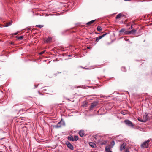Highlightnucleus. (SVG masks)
Returning a JSON list of instances; mask_svg holds the SVG:
<instances>
[{
  "instance_id": "obj_1",
  "label": "nucleus",
  "mask_w": 152,
  "mask_h": 152,
  "mask_svg": "<svg viewBox=\"0 0 152 152\" xmlns=\"http://www.w3.org/2000/svg\"><path fill=\"white\" fill-rule=\"evenodd\" d=\"M150 140H147L144 142L141 145V148H148L150 144Z\"/></svg>"
},
{
  "instance_id": "obj_2",
  "label": "nucleus",
  "mask_w": 152,
  "mask_h": 152,
  "mask_svg": "<svg viewBox=\"0 0 152 152\" xmlns=\"http://www.w3.org/2000/svg\"><path fill=\"white\" fill-rule=\"evenodd\" d=\"M65 125V123L64 121L61 119V121L58 123L55 126V127L58 128L61 127L62 126H64Z\"/></svg>"
},
{
  "instance_id": "obj_3",
  "label": "nucleus",
  "mask_w": 152,
  "mask_h": 152,
  "mask_svg": "<svg viewBox=\"0 0 152 152\" xmlns=\"http://www.w3.org/2000/svg\"><path fill=\"white\" fill-rule=\"evenodd\" d=\"M125 124L129 126L133 127V125L132 123L129 120H126L124 121Z\"/></svg>"
},
{
  "instance_id": "obj_4",
  "label": "nucleus",
  "mask_w": 152,
  "mask_h": 152,
  "mask_svg": "<svg viewBox=\"0 0 152 152\" xmlns=\"http://www.w3.org/2000/svg\"><path fill=\"white\" fill-rule=\"evenodd\" d=\"M67 139L69 141H73L76 140V135H74V137L72 135H69L67 137Z\"/></svg>"
},
{
  "instance_id": "obj_5",
  "label": "nucleus",
  "mask_w": 152,
  "mask_h": 152,
  "mask_svg": "<svg viewBox=\"0 0 152 152\" xmlns=\"http://www.w3.org/2000/svg\"><path fill=\"white\" fill-rule=\"evenodd\" d=\"M98 103L97 101H95L92 103L90 107V109L92 110L93 108L97 105Z\"/></svg>"
},
{
  "instance_id": "obj_6",
  "label": "nucleus",
  "mask_w": 152,
  "mask_h": 152,
  "mask_svg": "<svg viewBox=\"0 0 152 152\" xmlns=\"http://www.w3.org/2000/svg\"><path fill=\"white\" fill-rule=\"evenodd\" d=\"M67 147L71 150L73 149V145L68 141H67L65 143Z\"/></svg>"
},
{
  "instance_id": "obj_7",
  "label": "nucleus",
  "mask_w": 152,
  "mask_h": 152,
  "mask_svg": "<svg viewBox=\"0 0 152 152\" xmlns=\"http://www.w3.org/2000/svg\"><path fill=\"white\" fill-rule=\"evenodd\" d=\"M149 118V116L147 113H145L144 116L143 117V119L144 120V122L147 121Z\"/></svg>"
},
{
  "instance_id": "obj_8",
  "label": "nucleus",
  "mask_w": 152,
  "mask_h": 152,
  "mask_svg": "<svg viewBox=\"0 0 152 152\" xmlns=\"http://www.w3.org/2000/svg\"><path fill=\"white\" fill-rule=\"evenodd\" d=\"M94 137L95 139V140L98 141V142L100 141L99 139L101 138V137L99 135H94Z\"/></svg>"
},
{
  "instance_id": "obj_9",
  "label": "nucleus",
  "mask_w": 152,
  "mask_h": 152,
  "mask_svg": "<svg viewBox=\"0 0 152 152\" xmlns=\"http://www.w3.org/2000/svg\"><path fill=\"white\" fill-rule=\"evenodd\" d=\"M136 31V30L134 29H133L130 31H127L125 32L126 34H134L135 33Z\"/></svg>"
},
{
  "instance_id": "obj_10",
  "label": "nucleus",
  "mask_w": 152,
  "mask_h": 152,
  "mask_svg": "<svg viewBox=\"0 0 152 152\" xmlns=\"http://www.w3.org/2000/svg\"><path fill=\"white\" fill-rule=\"evenodd\" d=\"M107 140H104L102 141H100L99 142H99L100 144L101 145H105L107 143Z\"/></svg>"
},
{
  "instance_id": "obj_11",
  "label": "nucleus",
  "mask_w": 152,
  "mask_h": 152,
  "mask_svg": "<svg viewBox=\"0 0 152 152\" xmlns=\"http://www.w3.org/2000/svg\"><path fill=\"white\" fill-rule=\"evenodd\" d=\"M125 143H124L122 144L120 146V150L121 151L125 149Z\"/></svg>"
},
{
  "instance_id": "obj_12",
  "label": "nucleus",
  "mask_w": 152,
  "mask_h": 152,
  "mask_svg": "<svg viewBox=\"0 0 152 152\" xmlns=\"http://www.w3.org/2000/svg\"><path fill=\"white\" fill-rule=\"evenodd\" d=\"M52 38L51 37H48L46 39L45 42L47 43L50 42L52 41Z\"/></svg>"
},
{
  "instance_id": "obj_13",
  "label": "nucleus",
  "mask_w": 152,
  "mask_h": 152,
  "mask_svg": "<svg viewBox=\"0 0 152 152\" xmlns=\"http://www.w3.org/2000/svg\"><path fill=\"white\" fill-rule=\"evenodd\" d=\"M78 133L79 135L81 137H83L84 136V131L83 130H80L79 132Z\"/></svg>"
},
{
  "instance_id": "obj_14",
  "label": "nucleus",
  "mask_w": 152,
  "mask_h": 152,
  "mask_svg": "<svg viewBox=\"0 0 152 152\" xmlns=\"http://www.w3.org/2000/svg\"><path fill=\"white\" fill-rule=\"evenodd\" d=\"M89 145L91 147L94 148H95L96 147V144L94 142H90L89 143Z\"/></svg>"
},
{
  "instance_id": "obj_15",
  "label": "nucleus",
  "mask_w": 152,
  "mask_h": 152,
  "mask_svg": "<svg viewBox=\"0 0 152 152\" xmlns=\"http://www.w3.org/2000/svg\"><path fill=\"white\" fill-rule=\"evenodd\" d=\"M96 20H91V21H90L86 23V25H87L89 26L91 24H92Z\"/></svg>"
},
{
  "instance_id": "obj_16",
  "label": "nucleus",
  "mask_w": 152,
  "mask_h": 152,
  "mask_svg": "<svg viewBox=\"0 0 152 152\" xmlns=\"http://www.w3.org/2000/svg\"><path fill=\"white\" fill-rule=\"evenodd\" d=\"M105 151L106 152H112L111 151L110 148L108 147L105 148Z\"/></svg>"
},
{
  "instance_id": "obj_17",
  "label": "nucleus",
  "mask_w": 152,
  "mask_h": 152,
  "mask_svg": "<svg viewBox=\"0 0 152 152\" xmlns=\"http://www.w3.org/2000/svg\"><path fill=\"white\" fill-rule=\"evenodd\" d=\"M97 30L98 31L101 32L102 31V28L100 26H99L97 28Z\"/></svg>"
},
{
  "instance_id": "obj_18",
  "label": "nucleus",
  "mask_w": 152,
  "mask_h": 152,
  "mask_svg": "<svg viewBox=\"0 0 152 152\" xmlns=\"http://www.w3.org/2000/svg\"><path fill=\"white\" fill-rule=\"evenodd\" d=\"M122 16V15H121V13H119L116 16V18L119 19Z\"/></svg>"
},
{
  "instance_id": "obj_19",
  "label": "nucleus",
  "mask_w": 152,
  "mask_h": 152,
  "mask_svg": "<svg viewBox=\"0 0 152 152\" xmlns=\"http://www.w3.org/2000/svg\"><path fill=\"white\" fill-rule=\"evenodd\" d=\"M102 38V36H99L98 37L96 38V41L97 42L99 41V40L101 39V38Z\"/></svg>"
},
{
  "instance_id": "obj_20",
  "label": "nucleus",
  "mask_w": 152,
  "mask_h": 152,
  "mask_svg": "<svg viewBox=\"0 0 152 152\" xmlns=\"http://www.w3.org/2000/svg\"><path fill=\"white\" fill-rule=\"evenodd\" d=\"M125 31V30L124 28H122L119 31V32L121 33L124 32Z\"/></svg>"
},
{
  "instance_id": "obj_21",
  "label": "nucleus",
  "mask_w": 152,
  "mask_h": 152,
  "mask_svg": "<svg viewBox=\"0 0 152 152\" xmlns=\"http://www.w3.org/2000/svg\"><path fill=\"white\" fill-rule=\"evenodd\" d=\"M12 24V23L10 22H9L8 23H7L5 26V27H8L9 26Z\"/></svg>"
},
{
  "instance_id": "obj_22",
  "label": "nucleus",
  "mask_w": 152,
  "mask_h": 152,
  "mask_svg": "<svg viewBox=\"0 0 152 152\" xmlns=\"http://www.w3.org/2000/svg\"><path fill=\"white\" fill-rule=\"evenodd\" d=\"M138 120L140 122H144V120L143 118L142 119L141 118H138Z\"/></svg>"
},
{
  "instance_id": "obj_23",
  "label": "nucleus",
  "mask_w": 152,
  "mask_h": 152,
  "mask_svg": "<svg viewBox=\"0 0 152 152\" xmlns=\"http://www.w3.org/2000/svg\"><path fill=\"white\" fill-rule=\"evenodd\" d=\"M36 26L37 27H38L39 28H41L43 26V25H36Z\"/></svg>"
},
{
  "instance_id": "obj_24",
  "label": "nucleus",
  "mask_w": 152,
  "mask_h": 152,
  "mask_svg": "<svg viewBox=\"0 0 152 152\" xmlns=\"http://www.w3.org/2000/svg\"><path fill=\"white\" fill-rule=\"evenodd\" d=\"M121 69L122 71H123L124 72H126V69L124 67H122L121 68Z\"/></svg>"
},
{
  "instance_id": "obj_25",
  "label": "nucleus",
  "mask_w": 152,
  "mask_h": 152,
  "mask_svg": "<svg viewBox=\"0 0 152 152\" xmlns=\"http://www.w3.org/2000/svg\"><path fill=\"white\" fill-rule=\"evenodd\" d=\"M23 36H20L18 37V39H19V40H21V39H23Z\"/></svg>"
},
{
  "instance_id": "obj_26",
  "label": "nucleus",
  "mask_w": 152,
  "mask_h": 152,
  "mask_svg": "<svg viewBox=\"0 0 152 152\" xmlns=\"http://www.w3.org/2000/svg\"><path fill=\"white\" fill-rule=\"evenodd\" d=\"M115 144V142L114 141H112L111 142V145L113 146Z\"/></svg>"
},
{
  "instance_id": "obj_27",
  "label": "nucleus",
  "mask_w": 152,
  "mask_h": 152,
  "mask_svg": "<svg viewBox=\"0 0 152 152\" xmlns=\"http://www.w3.org/2000/svg\"><path fill=\"white\" fill-rule=\"evenodd\" d=\"M107 33H105V34H103L102 35H101L102 36V38L104 37V36H105L107 34Z\"/></svg>"
},
{
  "instance_id": "obj_28",
  "label": "nucleus",
  "mask_w": 152,
  "mask_h": 152,
  "mask_svg": "<svg viewBox=\"0 0 152 152\" xmlns=\"http://www.w3.org/2000/svg\"><path fill=\"white\" fill-rule=\"evenodd\" d=\"M45 52V51H42V52H40V53H39V54L40 55H42V54H43Z\"/></svg>"
},
{
  "instance_id": "obj_29",
  "label": "nucleus",
  "mask_w": 152,
  "mask_h": 152,
  "mask_svg": "<svg viewBox=\"0 0 152 152\" xmlns=\"http://www.w3.org/2000/svg\"><path fill=\"white\" fill-rule=\"evenodd\" d=\"M121 113L124 115H125L126 113L124 112H121Z\"/></svg>"
},
{
  "instance_id": "obj_30",
  "label": "nucleus",
  "mask_w": 152,
  "mask_h": 152,
  "mask_svg": "<svg viewBox=\"0 0 152 152\" xmlns=\"http://www.w3.org/2000/svg\"><path fill=\"white\" fill-rule=\"evenodd\" d=\"M125 40L126 41H128L129 40V39H127L126 38H125Z\"/></svg>"
},
{
  "instance_id": "obj_31",
  "label": "nucleus",
  "mask_w": 152,
  "mask_h": 152,
  "mask_svg": "<svg viewBox=\"0 0 152 152\" xmlns=\"http://www.w3.org/2000/svg\"><path fill=\"white\" fill-rule=\"evenodd\" d=\"M86 104H83L82 105V106H83L84 107L85 106V105Z\"/></svg>"
},
{
  "instance_id": "obj_32",
  "label": "nucleus",
  "mask_w": 152,
  "mask_h": 152,
  "mask_svg": "<svg viewBox=\"0 0 152 152\" xmlns=\"http://www.w3.org/2000/svg\"><path fill=\"white\" fill-rule=\"evenodd\" d=\"M78 139V137L77 136V141Z\"/></svg>"
},
{
  "instance_id": "obj_33",
  "label": "nucleus",
  "mask_w": 152,
  "mask_h": 152,
  "mask_svg": "<svg viewBox=\"0 0 152 152\" xmlns=\"http://www.w3.org/2000/svg\"><path fill=\"white\" fill-rule=\"evenodd\" d=\"M17 34V33H14V34L15 35H16Z\"/></svg>"
},
{
  "instance_id": "obj_34",
  "label": "nucleus",
  "mask_w": 152,
  "mask_h": 152,
  "mask_svg": "<svg viewBox=\"0 0 152 152\" xmlns=\"http://www.w3.org/2000/svg\"><path fill=\"white\" fill-rule=\"evenodd\" d=\"M132 26H133V25H131V28H133V27Z\"/></svg>"
},
{
  "instance_id": "obj_35",
  "label": "nucleus",
  "mask_w": 152,
  "mask_h": 152,
  "mask_svg": "<svg viewBox=\"0 0 152 152\" xmlns=\"http://www.w3.org/2000/svg\"><path fill=\"white\" fill-rule=\"evenodd\" d=\"M34 86H35V88H36L38 86H36V85H35Z\"/></svg>"
},
{
  "instance_id": "obj_36",
  "label": "nucleus",
  "mask_w": 152,
  "mask_h": 152,
  "mask_svg": "<svg viewBox=\"0 0 152 152\" xmlns=\"http://www.w3.org/2000/svg\"><path fill=\"white\" fill-rule=\"evenodd\" d=\"M125 1H130L131 0H124Z\"/></svg>"
},
{
  "instance_id": "obj_37",
  "label": "nucleus",
  "mask_w": 152,
  "mask_h": 152,
  "mask_svg": "<svg viewBox=\"0 0 152 152\" xmlns=\"http://www.w3.org/2000/svg\"><path fill=\"white\" fill-rule=\"evenodd\" d=\"M125 152H127V151H125Z\"/></svg>"
},
{
  "instance_id": "obj_38",
  "label": "nucleus",
  "mask_w": 152,
  "mask_h": 152,
  "mask_svg": "<svg viewBox=\"0 0 152 152\" xmlns=\"http://www.w3.org/2000/svg\"><path fill=\"white\" fill-rule=\"evenodd\" d=\"M53 61H55L54 60H53Z\"/></svg>"
},
{
  "instance_id": "obj_39",
  "label": "nucleus",
  "mask_w": 152,
  "mask_h": 152,
  "mask_svg": "<svg viewBox=\"0 0 152 152\" xmlns=\"http://www.w3.org/2000/svg\"><path fill=\"white\" fill-rule=\"evenodd\" d=\"M69 56H70V55H69Z\"/></svg>"
}]
</instances>
